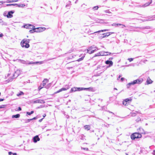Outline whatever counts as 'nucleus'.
Segmentation results:
<instances>
[{
    "label": "nucleus",
    "mask_w": 155,
    "mask_h": 155,
    "mask_svg": "<svg viewBox=\"0 0 155 155\" xmlns=\"http://www.w3.org/2000/svg\"><path fill=\"white\" fill-rule=\"evenodd\" d=\"M20 74V71L19 70H17L15 73L13 74H11V73H8V74L7 77L9 76L11 77L9 79L7 80L8 82H11L13 80V79L15 78L18 76Z\"/></svg>",
    "instance_id": "nucleus-1"
},
{
    "label": "nucleus",
    "mask_w": 155,
    "mask_h": 155,
    "mask_svg": "<svg viewBox=\"0 0 155 155\" xmlns=\"http://www.w3.org/2000/svg\"><path fill=\"white\" fill-rule=\"evenodd\" d=\"M30 41V40L29 39H24L21 42V45L23 48H28L30 46L29 44Z\"/></svg>",
    "instance_id": "nucleus-2"
},
{
    "label": "nucleus",
    "mask_w": 155,
    "mask_h": 155,
    "mask_svg": "<svg viewBox=\"0 0 155 155\" xmlns=\"http://www.w3.org/2000/svg\"><path fill=\"white\" fill-rule=\"evenodd\" d=\"M142 137L141 135L138 133H133L131 135V138L132 140H134L135 138H141Z\"/></svg>",
    "instance_id": "nucleus-3"
},
{
    "label": "nucleus",
    "mask_w": 155,
    "mask_h": 155,
    "mask_svg": "<svg viewBox=\"0 0 155 155\" xmlns=\"http://www.w3.org/2000/svg\"><path fill=\"white\" fill-rule=\"evenodd\" d=\"M77 91H80L82 90H91L92 89V87H89V88H84V87H77Z\"/></svg>",
    "instance_id": "nucleus-4"
},
{
    "label": "nucleus",
    "mask_w": 155,
    "mask_h": 155,
    "mask_svg": "<svg viewBox=\"0 0 155 155\" xmlns=\"http://www.w3.org/2000/svg\"><path fill=\"white\" fill-rule=\"evenodd\" d=\"M36 30V32H42L45 31L46 28L45 27H38L37 28H35V29Z\"/></svg>",
    "instance_id": "nucleus-5"
},
{
    "label": "nucleus",
    "mask_w": 155,
    "mask_h": 155,
    "mask_svg": "<svg viewBox=\"0 0 155 155\" xmlns=\"http://www.w3.org/2000/svg\"><path fill=\"white\" fill-rule=\"evenodd\" d=\"M15 12L14 11L12 10L9 12L6 15V16L8 18H10L13 17L12 14Z\"/></svg>",
    "instance_id": "nucleus-6"
},
{
    "label": "nucleus",
    "mask_w": 155,
    "mask_h": 155,
    "mask_svg": "<svg viewBox=\"0 0 155 155\" xmlns=\"http://www.w3.org/2000/svg\"><path fill=\"white\" fill-rule=\"evenodd\" d=\"M34 103H40V104H44L45 103V101L43 100L38 99L34 101L33 102Z\"/></svg>",
    "instance_id": "nucleus-7"
},
{
    "label": "nucleus",
    "mask_w": 155,
    "mask_h": 155,
    "mask_svg": "<svg viewBox=\"0 0 155 155\" xmlns=\"http://www.w3.org/2000/svg\"><path fill=\"white\" fill-rule=\"evenodd\" d=\"M114 33L113 32H107V33H105L102 34V35H103V36L102 37V38H104L106 37H107L109 36L110 35Z\"/></svg>",
    "instance_id": "nucleus-8"
},
{
    "label": "nucleus",
    "mask_w": 155,
    "mask_h": 155,
    "mask_svg": "<svg viewBox=\"0 0 155 155\" xmlns=\"http://www.w3.org/2000/svg\"><path fill=\"white\" fill-rule=\"evenodd\" d=\"M134 83H135V84H140L142 82L143 80L142 79L140 78L134 80Z\"/></svg>",
    "instance_id": "nucleus-9"
},
{
    "label": "nucleus",
    "mask_w": 155,
    "mask_h": 155,
    "mask_svg": "<svg viewBox=\"0 0 155 155\" xmlns=\"http://www.w3.org/2000/svg\"><path fill=\"white\" fill-rule=\"evenodd\" d=\"M40 139L38 135L36 136L33 138V142L36 143L38 141H39Z\"/></svg>",
    "instance_id": "nucleus-10"
},
{
    "label": "nucleus",
    "mask_w": 155,
    "mask_h": 155,
    "mask_svg": "<svg viewBox=\"0 0 155 155\" xmlns=\"http://www.w3.org/2000/svg\"><path fill=\"white\" fill-rule=\"evenodd\" d=\"M105 63L107 64H109V67H111L113 64V62L111 61L107 60L105 61Z\"/></svg>",
    "instance_id": "nucleus-11"
},
{
    "label": "nucleus",
    "mask_w": 155,
    "mask_h": 155,
    "mask_svg": "<svg viewBox=\"0 0 155 155\" xmlns=\"http://www.w3.org/2000/svg\"><path fill=\"white\" fill-rule=\"evenodd\" d=\"M69 88L68 87H66V88H62L60 89L59 90L56 92L55 93V94L58 93L59 92H60L62 91H66L67 90V89H68Z\"/></svg>",
    "instance_id": "nucleus-12"
},
{
    "label": "nucleus",
    "mask_w": 155,
    "mask_h": 155,
    "mask_svg": "<svg viewBox=\"0 0 155 155\" xmlns=\"http://www.w3.org/2000/svg\"><path fill=\"white\" fill-rule=\"evenodd\" d=\"M134 81H133L131 82L130 83H128L127 84V88H129L131 85H133L135 84V83H134Z\"/></svg>",
    "instance_id": "nucleus-13"
},
{
    "label": "nucleus",
    "mask_w": 155,
    "mask_h": 155,
    "mask_svg": "<svg viewBox=\"0 0 155 155\" xmlns=\"http://www.w3.org/2000/svg\"><path fill=\"white\" fill-rule=\"evenodd\" d=\"M48 81V80L47 79H45L42 82V85L43 86H45L46 83Z\"/></svg>",
    "instance_id": "nucleus-14"
},
{
    "label": "nucleus",
    "mask_w": 155,
    "mask_h": 155,
    "mask_svg": "<svg viewBox=\"0 0 155 155\" xmlns=\"http://www.w3.org/2000/svg\"><path fill=\"white\" fill-rule=\"evenodd\" d=\"M119 25L123 26L126 27V26L124 25H123V24H120L113 23L112 24V26H115V27H117V26H118Z\"/></svg>",
    "instance_id": "nucleus-15"
},
{
    "label": "nucleus",
    "mask_w": 155,
    "mask_h": 155,
    "mask_svg": "<svg viewBox=\"0 0 155 155\" xmlns=\"http://www.w3.org/2000/svg\"><path fill=\"white\" fill-rule=\"evenodd\" d=\"M84 129L87 130H89L91 129V127L89 125H86L84 126Z\"/></svg>",
    "instance_id": "nucleus-16"
},
{
    "label": "nucleus",
    "mask_w": 155,
    "mask_h": 155,
    "mask_svg": "<svg viewBox=\"0 0 155 155\" xmlns=\"http://www.w3.org/2000/svg\"><path fill=\"white\" fill-rule=\"evenodd\" d=\"M147 82L148 84H150L152 83V81L150 79V78L148 77L147 79Z\"/></svg>",
    "instance_id": "nucleus-17"
},
{
    "label": "nucleus",
    "mask_w": 155,
    "mask_h": 155,
    "mask_svg": "<svg viewBox=\"0 0 155 155\" xmlns=\"http://www.w3.org/2000/svg\"><path fill=\"white\" fill-rule=\"evenodd\" d=\"M98 21H97V23H106V22H104V20L103 19H98Z\"/></svg>",
    "instance_id": "nucleus-18"
},
{
    "label": "nucleus",
    "mask_w": 155,
    "mask_h": 155,
    "mask_svg": "<svg viewBox=\"0 0 155 155\" xmlns=\"http://www.w3.org/2000/svg\"><path fill=\"white\" fill-rule=\"evenodd\" d=\"M20 116V115L19 114H17L15 115H13L12 116V118H18Z\"/></svg>",
    "instance_id": "nucleus-19"
},
{
    "label": "nucleus",
    "mask_w": 155,
    "mask_h": 155,
    "mask_svg": "<svg viewBox=\"0 0 155 155\" xmlns=\"http://www.w3.org/2000/svg\"><path fill=\"white\" fill-rule=\"evenodd\" d=\"M76 88H77V87H75L71 88V90L70 91V92H75L76 91H77Z\"/></svg>",
    "instance_id": "nucleus-20"
},
{
    "label": "nucleus",
    "mask_w": 155,
    "mask_h": 155,
    "mask_svg": "<svg viewBox=\"0 0 155 155\" xmlns=\"http://www.w3.org/2000/svg\"><path fill=\"white\" fill-rule=\"evenodd\" d=\"M109 31V29L102 30H100V31L95 32L94 33H98V32H104V31Z\"/></svg>",
    "instance_id": "nucleus-21"
},
{
    "label": "nucleus",
    "mask_w": 155,
    "mask_h": 155,
    "mask_svg": "<svg viewBox=\"0 0 155 155\" xmlns=\"http://www.w3.org/2000/svg\"><path fill=\"white\" fill-rule=\"evenodd\" d=\"M95 48L94 50H94V52L97 50L96 47H95ZM93 46H91V47L89 48L88 49L92 51V50H93Z\"/></svg>",
    "instance_id": "nucleus-22"
},
{
    "label": "nucleus",
    "mask_w": 155,
    "mask_h": 155,
    "mask_svg": "<svg viewBox=\"0 0 155 155\" xmlns=\"http://www.w3.org/2000/svg\"><path fill=\"white\" fill-rule=\"evenodd\" d=\"M39 62H34L33 61L30 62L28 63H27L28 64H36L38 63Z\"/></svg>",
    "instance_id": "nucleus-23"
},
{
    "label": "nucleus",
    "mask_w": 155,
    "mask_h": 155,
    "mask_svg": "<svg viewBox=\"0 0 155 155\" xmlns=\"http://www.w3.org/2000/svg\"><path fill=\"white\" fill-rule=\"evenodd\" d=\"M18 0H12V1H9V0H7L6 1V2L7 3H11V2H18Z\"/></svg>",
    "instance_id": "nucleus-24"
},
{
    "label": "nucleus",
    "mask_w": 155,
    "mask_h": 155,
    "mask_svg": "<svg viewBox=\"0 0 155 155\" xmlns=\"http://www.w3.org/2000/svg\"><path fill=\"white\" fill-rule=\"evenodd\" d=\"M151 3V2H147L144 4V5H143V7H145L147 6L148 5H149Z\"/></svg>",
    "instance_id": "nucleus-25"
},
{
    "label": "nucleus",
    "mask_w": 155,
    "mask_h": 155,
    "mask_svg": "<svg viewBox=\"0 0 155 155\" xmlns=\"http://www.w3.org/2000/svg\"><path fill=\"white\" fill-rule=\"evenodd\" d=\"M30 24H26L24 25V28H29V27H30Z\"/></svg>",
    "instance_id": "nucleus-26"
},
{
    "label": "nucleus",
    "mask_w": 155,
    "mask_h": 155,
    "mask_svg": "<svg viewBox=\"0 0 155 155\" xmlns=\"http://www.w3.org/2000/svg\"><path fill=\"white\" fill-rule=\"evenodd\" d=\"M17 5L18 7H24L25 6V5L23 4H17V5Z\"/></svg>",
    "instance_id": "nucleus-27"
},
{
    "label": "nucleus",
    "mask_w": 155,
    "mask_h": 155,
    "mask_svg": "<svg viewBox=\"0 0 155 155\" xmlns=\"http://www.w3.org/2000/svg\"><path fill=\"white\" fill-rule=\"evenodd\" d=\"M20 60V61L21 63L23 64H27L28 63H27V62L26 61L21 60Z\"/></svg>",
    "instance_id": "nucleus-28"
},
{
    "label": "nucleus",
    "mask_w": 155,
    "mask_h": 155,
    "mask_svg": "<svg viewBox=\"0 0 155 155\" xmlns=\"http://www.w3.org/2000/svg\"><path fill=\"white\" fill-rule=\"evenodd\" d=\"M98 8L99 7L98 6H95L93 7L92 8V9L94 11H95L97 10Z\"/></svg>",
    "instance_id": "nucleus-29"
},
{
    "label": "nucleus",
    "mask_w": 155,
    "mask_h": 155,
    "mask_svg": "<svg viewBox=\"0 0 155 155\" xmlns=\"http://www.w3.org/2000/svg\"><path fill=\"white\" fill-rule=\"evenodd\" d=\"M111 54H112V53L109 52H105V53H104V56H107L109 55H110Z\"/></svg>",
    "instance_id": "nucleus-30"
},
{
    "label": "nucleus",
    "mask_w": 155,
    "mask_h": 155,
    "mask_svg": "<svg viewBox=\"0 0 155 155\" xmlns=\"http://www.w3.org/2000/svg\"><path fill=\"white\" fill-rule=\"evenodd\" d=\"M35 29V28H34V29L30 30L29 32L31 33H33L34 32H36V30Z\"/></svg>",
    "instance_id": "nucleus-31"
},
{
    "label": "nucleus",
    "mask_w": 155,
    "mask_h": 155,
    "mask_svg": "<svg viewBox=\"0 0 155 155\" xmlns=\"http://www.w3.org/2000/svg\"><path fill=\"white\" fill-rule=\"evenodd\" d=\"M87 51L88 53L90 54H92L94 52V50H92V51L90 50H89L87 49Z\"/></svg>",
    "instance_id": "nucleus-32"
},
{
    "label": "nucleus",
    "mask_w": 155,
    "mask_h": 155,
    "mask_svg": "<svg viewBox=\"0 0 155 155\" xmlns=\"http://www.w3.org/2000/svg\"><path fill=\"white\" fill-rule=\"evenodd\" d=\"M137 112H138L137 111H135L134 113H132L131 115L132 116H135L136 115V114L137 113Z\"/></svg>",
    "instance_id": "nucleus-33"
},
{
    "label": "nucleus",
    "mask_w": 155,
    "mask_h": 155,
    "mask_svg": "<svg viewBox=\"0 0 155 155\" xmlns=\"http://www.w3.org/2000/svg\"><path fill=\"white\" fill-rule=\"evenodd\" d=\"M34 112L33 111H31L30 112H27L26 113L28 115H31V114H33Z\"/></svg>",
    "instance_id": "nucleus-34"
},
{
    "label": "nucleus",
    "mask_w": 155,
    "mask_h": 155,
    "mask_svg": "<svg viewBox=\"0 0 155 155\" xmlns=\"http://www.w3.org/2000/svg\"><path fill=\"white\" fill-rule=\"evenodd\" d=\"M100 53L101 56H103L104 55V53H105V51H101L100 52Z\"/></svg>",
    "instance_id": "nucleus-35"
},
{
    "label": "nucleus",
    "mask_w": 155,
    "mask_h": 155,
    "mask_svg": "<svg viewBox=\"0 0 155 155\" xmlns=\"http://www.w3.org/2000/svg\"><path fill=\"white\" fill-rule=\"evenodd\" d=\"M84 56L81 57V58L78 59L77 61H81L84 58Z\"/></svg>",
    "instance_id": "nucleus-36"
},
{
    "label": "nucleus",
    "mask_w": 155,
    "mask_h": 155,
    "mask_svg": "<svg viewBox=\"0 0 155 155\" xmlns=\"http://www.w3.org/2000/svg\"><path fill=\"white\" fill-rule=\"evenodd\" d=\"M17 4H8L6 5V6H15L16 5H17Z\"/></svg>",
    "instance_id": "nucleus-37"
},
{
    "label": "nucleus",
    "mask_w": 155,
    "mask_h": 155,
    "mask_svg": "<svg viewBox=\"0 0 155 155\" xmlns=\"http://www.w3.org/2000/svg\"><path fill=\"white\" fill-rule=\"evenodd\" d=\"M24 94V93L22 91H20V93L17 94V96H20L22 95H23Z\"/></svg>",
    "instance_id": "nucleus-38"
},
{
    "label": "nucleus",
    "mask_w": 155,
    "mask_h": 155,
    "mask_svg": "<svg viewBox=\"0 0 155 155\" xmlns=\"http://www.w3.org/2000/svg\"><path fill=\"white\" fill-rule=\"evenodd\" d=\"M71 2H69V3L68 4L66 5V7L68 8V7H69L71 5Z\"/></svg>",
    "instance_id": "nucleus-39"
},
{
    "label": "nucleus",
    "mask_w": 155,
    "mask_h": 155,
    "mask_svg": "<svg viewBox=\"0 0 155 155\" xmlns=\"http://www.w3.org/2000/svg\"><path fill=\"white\" fill-rule=\"evenodd\" d=\"M104 12L106 13H111V12L109 10H107L104 11Z\"/></svg>",
    "instance_id": "nucleus-40"
},
{
    "label": "nucleus",
    "mask_w": 155,
    "mask_h": 155,
    "mask_svg": "<svg viewBox=\"0 0 155 155\" xmlns=\"http://www.w3.org/2000/svg\"><path fill=\"white\" fill-rule=\"evenodd\" d=\"M29 28L30 29H34V28H35V26L33 25H30V27H29Z\"/></svg>",
    "instance_id": "nucleus-41"
},
{
    "label": "nucleus",
    "mask_w": 155,
    "mask_h": 155,
    "mask_svg": "<svg viewBox=\"0 0 155 155\" xmlns=\"http://www.w3.org/2000/svg\"><path fill=\"white\" fill-rule=\"evenodd\" d=\"M100 52L95 54V56H101V55H100Z\"/></svg>",
    "instance_id": "nucleus-42"
},
{
    "label": "nucleus",
    "mask_w": 155,
    "mask_h": 155,
    "mask_svg": "<svg viewBox=\"0 0 155 155\" xmlns=\"http://www.w3.org/2000/svg\"><path fill=\"white\" fill-rule=\"evenodd\" d=\"M104 66H101L100 65H99L97 66V68H99L100 69H101L102 68H103Z\"/></svg>",
    "instance_id": "nucleus-43"
},
{
    "label": "nucleus",
    "mask_w": 155,
    "mask_h": 155,
    "mask_svg": "<svg viewBox=\"0 0 155 155\" xmlns=\"http://www.w3.org/2000/svg\"><path fill=\"white\" fill-rule=\"evenodd\" d=\"M127 103V101H124L123 103V104L125 105H126Z\"/></svg>",
    "instance_id": "nucleus-44"
},
{
    "label": "nucleus",
    "mask_w": 155,
    "mask_h": 155,
    "mask_svg": "<svg viewBox=\"0 0 155 155\" xmlns=\"http://www.w3.org/2000/svg\"><path fill=\"white\" fill-rule=\"evenodd\" d=\"M131 100H130L129 99L127 98L125 99L124 101H127V102H128L129 101H130Z\"/></svg>",
    "instance_id": "nucleus-45"
},
{
    "label": "nucleus",
    "mask_w": 155,
    "mask_h": 155,
    "mask_svg": "<svg viewBox=\"0 0 155 155\" xmlns=\"http://www.w3.org/2000/svg\"><path fill=\"white\" fill-rule=\"evenodd\" d=\"M128 60H129L130 62H131V61H133V58H128Z\"/></svg>",
    "instance_id": "nucleus-46"
},
{
    "label": "nucleus",
    "mask_w": 155,
    "mask_h": 155,
    "mask_svg": "<svg viewBox=\"0 0 155 155\" xmlns=\"http://www.w3.org/2000/svg\"><path fill=\"white\" fill-rule=\"evenodd\" d=\"M140 118L139 117V118H138L136 120V121L137 122H139V121H140Z\"/></svg>",
    "instance_id": "nucleus-47"
},
{
    "label": "nucleus",
    "mask_w": 155,
    "mask_h": 155,
    "mask_svg": "<svg viewBox=\"0 0 155 155\" xmlns=\"http://www.w3.org/2000/svg\"><path fill=\"white\" fill-rule=\"evenodd\" d=\"M82 149H84V150H88V148H81Z\"/></svg>",
    "instance_id": "nucleus-48"
},
{
    "label": "nucleus",
    "mask_w": 155,
    "mask_h": 155,
    "mask_svg": "<svg viewBox=\"0 0 155 155\" xmlns=\"http://www.w3.org/2000/svg\"><path fill=\"white\" fill-rule=\"evenodd\" d=\"M44 86H41V85L39 87H38V89H39V90L41 89Z\"/></svg>",
    "instance_id": "nucleus-49"
},
{
    "label": "nucleus",
    "mask_w": 155,
    "mask_h": 155,
    "mask_svg": "<svg viewBox=\"0 0 155 155\" xmlns=\"http://www.w3.org/2000/svg\"><path fill=\"white\" fill-rule=\"evenodd\" d=\"M31 120V119H27V121H26V122H30V121Z\"/></svg>",
    "instance_id": "nucleus-50"
},
{
    "label": "nucleus",
    "mask_w": 155,
    "mask_h": 155,
    "mask_svg": "<svg viewBox=\"0 0 155 155\" xmlns=\"http://www.w3.org/2000/svg\"><path fill=\"white\" fill-rule=\"evenodd\" d=\"M5 2H3L2 1H0V5L1 4H2L4 3H5Z\"/></svg>",
    "instance_id": "nucleus-51"
},
{
    "label": "nucleus",
    "mask_w": 155,
    "mask_h": 155,
    "mask_svg": "<svg viewBox=\"0 0 155 155\" xmlns=\"http://www.w3.org/2000/svg\"><path fill=\"white\" fill-rule=\"evenodd\" d=\"M124 80V78H121V81H123Z\"/></svg>",
    "instance_id": "nucleus-52"
},
{
    "label": "nucleus",
    "mask_w": 155,
    "mask_h": 155,
    "mask_svg": "<svg viewBox=\"0 0 155 155\" xmlns=\"http://www.w3.org/2000/svg\"><path fill=\"white\" fill-rule=\"evenodd\" d=\"M36 119H37V117H34L32 119H31V120H35Z\"/></svg>",
    "instance_id": "nucleus-53"
},
{
    "label": "nucleus",
    "mask_w": 155,
    "mask_h": 155,
    "mask_svg": "<svg viewBox=\"0 0 155 155\" xmlns=\"http://www.w3.org/2000/svg\"><path fill=\"white\" fill-rule=\"evenodd\" d=\"M21 110V107H18V110L20 111V110Z\"/></svg>",
    "instance_id": "nucleus-54"
},
{
    "label": "nucleus",
    "mask_w": 155,
    "mask_h": 155,
    "mask_svg": "<svg viewBox=\"0 0 155 155\" xmlns=\"http://www.w3.org/2000/svg\"><path fill=\"white\" fill-rule=\"evenodd\" d=\"M12 153L11 152H8V154H9V155H11Z\"/></svg>",
    "instance_id": "nucleus-55"
},
{
    "label": "nucleus",
    "mask_w": 155,
    "mask_h": 155,
    "mask_svg": "<svg viewBox=\"0 0 155 155\" xmlns=\"http://www.w3.org/2000/svg\"><path fill=\"white\" fill-rule=\"evenodd\" d=\"M147 61L145 59V60H144L143 61V62L144 63H146V62H147Z\"/></svg>",
    "instance_id": "nucleus-56"
},
{
    "label": "nucleus",
    "mask_w": 155,
    "mask_h": 155,
    "mask_svg": "<svg viewBox=\"0 0 155 155\" xmlns=\"http://www.w3.org/2000/svg\"><path fill=\"white\" fill-rule=\"evenodd\" d=\"M3 36V34H0V37H2Z\"/></svg>",
    "instance_id": "nucleus-57"
},
{
    "label": "nucleus",
    "mask_w": 155,
    "mask_h": 155,
    "mask_svg": "<svg viewBox=\"0 0 155 155\" xmlns=\"http://www.w3.org/2000/svg\"><path fill=\"white\" fill-rule=\"evenodd\" d=\"M4 100V99H0V102L3 101Z\"/></svg>",
    "instance_id": "nucleus-58"
},
{
    "label": "nucleus",
    "mask_w": 155,
    "mask_h": 155,
    "mask_svg": "<svg viewBox=\"0 0 155 155\" xmlns=\"http://www.w3.org/2000/svg\"><path fill=\"white\" fill-rule=\"evenodd\" d=\"M105 125V127H108L109 126V124H107V125Z\"/></svg>",
    "instance_id": "nucleus-59"
},
{
    "label": "nucleus",
    "mask_w": 155,
    "mask_h": 155,
    "mask_svg": "<svg viewBox=\"0 0 155 155\" xmlns=\"http://www.w3.org/2000/svg\"><path fill=\"white\" fill-rule=\"evenodd\" d=\"M153 154L154 155H155V150L153 151Z\"/></svg>",
    "instance_id": "nucleus-60"
},
{
    "label": "nucleus",
    "mask_w": 155,
    "mask_h": 155,
    "mask_svg": "<svg viewBox=\"0 0 155 155\" xmlns=\"http://www.w3.org/2000/svg\"><path fill=\"white\" fill-rule=\"evenodd\" d=\"M42 120H43V118H42V119H40V120H39V122H41V121H42Z\"/></svg>",
    "instance_id": "nucleus-61"
},
{
    "label": "nucleus",
    "mask_w": 155,
    "mask_h": 155,
    "mask_svg": "<svg viewBox=\"0 0 155 155\" xmlns=\"http://www.w3.org/2000/svg\"><path fill=\"white\" fill-rule=\"evenodd\" d=\"M84 6H86V5H85L84 4H83L81 6L83 7H84Z\"/></svg>",
    "instance_id": "nucleus-62"
},
{
    "label": "nucleus",
    "mask_w": 155,
    "mask_h": 155,
    "mask_svg": "<svg viewBox=\"0 0 155 155\" xmlns=\"http://www.w3.org/2000/svg\"><path fill=\"white\" fill-rule=\"evenodd\" d=\"M13 155H17V153H12Z\"/></svg>",
    "instance_id": "nucleus-63"
},
{
    "label": "nucleus",
    "mask_w": 155,
    "mask_h": 155,
    "mask_svg": "<svg viewBox=\"0 0 155 155\" xmlns=\"http://www.w3.org/2000/svg\"><path fill=\"white\" fill-rule=\"evenodd\" d=\"M46 116V114H44L43 115V117H45V116Z\"/></svg>",
    "instance_id": "nucleus-64"
}]
</instances>
